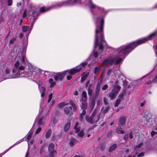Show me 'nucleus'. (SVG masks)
Returning <instances> with one entry per match:
<instances>
[{
	"instance_id": "f257e3e1",
	"label": "nucleus",
	"mask_w": 157,
	"mask_h": 157,
	"mask_svg": "<svg viewBox=\"0 0 157 157\" xmlns=\"http://www.w3.org/2000/svg\"><path fill=\"white\" fill-rule=\"evenodd\" d=\"M16 52L17 54V57H21L22 63L20 64L19 61L17 60L14 64V67L12 70V74L6 77V79L16 78L25 76V74L27 76H31L33 75H36L38 72H44V74L45 76L49 75L50 72L47 71H43L36 67H34L31 64L26 62L27 59L25 54L22 53L21 49L19 47H15Z\"/></svg>"
},
{
	"instance_id": "f03ea898",
	"label": "nucleus",
	"mask_w": 157,
	"mask_h": 157,
	"mask_svg": "<svg viewBox=\"0 0 157 157\" xmlns=\"http://www.w3.org/2000/svg\"><path fill=\"white\" fill-rule=\"evenodd\" d=\"M156 34V32H155L147 37L133 42L126 46H121L117 50L118 53L116 57H110L105 59L103 62L102 64L107 66L111 65L113 63L115 64L119 63L126 55H128L137 46L151 39L155 36Z\"/></svg>"
},
{
	"instance_id": "7ed1b4c3",
	"label": "nucleus",
	"mask_w": 157,
	"mask_h": 157,
	"mask_svg": "<svg viewBox=\"0 0 157 157\" xmlns=\"http://www.w3.org/2000/svg\"><path fill=\"white\" fill-rule=\"evenodd\" d=\"M104 25V20L103 19H102L100 27L98 25L96 26L94 45V49L97 46H98L99 49L102 51L103 49V45L106 44V42L104 40L103 33Z\"/></svg>"
},
{
	"instance_id": "20e7f679",
	"label": "nucleus",
	"mask_w": 157,
	"mask_h": 157,
	"mask_svg": "<svg viewBox=\"0 0 157 157\" xmlns=\"http://www.w3.org/2000/svg\"><path fill=\"white\" fill-rule=\"evenodd\" d=\"M82 0H67L66 1L56 3L49 8H46L45 7H42L40 9V12H43L47 11L52 8H57L67 5H73L78 3H82Z\"/></svg>"
},
{
	"instance_id": "39448f33",
	"label": "nucleus",
	"mask_w": 157,
	"mask_h": 157,
	"mask_svg": "<svg viewBox=\"0 0 157 157\" xmlns=\"http://www.w3.org/2000/svg\"><path fill=\"white\" fill-rule=\"evenodd\" d=\"M87 64V63L83 62L81 64L76 67H74L70 70L65 71V72H68L69 74L70 75H73L75 73L78 72L82 69V67H83Z\"/></svg>"
},
{
	"instance_id": "423d86ee",
	"label": "nucleus",
	"mask_w": 157,
	"mask_h": 157,
	"mask_svg": "<svg viewBox=\"0 0 157 157\" xmlns=\"http://www.w3.org/2000/svg\"><path fill=\"white\" fill-rule=\"evenodd\" d=\"M96 112L97 110L95 109L93 112L92 116L90 117L86 115V118L87 121L91 124L97 122L98 119V116H95Z\"/></svg>"
},
{
	"instance_id": "0eeeda50",
	"label": "nucleus",
	"mask_w": 157,
	"mask_h": 157,
	"mask_svg": "<svg viewBox=\"0 0 157 157\" xmlns=\"http://www.w3.org/2000/svg\"><path fill=\"white\" fill-rule=\"evenodd\" d=\"M69 103L73 108V110L75 111L76 110V107L75 103L71 100L68 101H67L64 102L59 103L57 105V107L59 108L65 106L67 105Z\"/></svg>"
},
{
	"instance_id": "6e6552de",
	"label": "nucleus",
	"mask_w": 157,
	"mask_h": 157,
	"mask_svg": "<svg viewBox=\"0 0 157 157\" xmlns=\"http://www.w3.org/2000/svg\"><path fill=\"white\" fill-rule=\"evenodd\" d=\"M39 15V14L38 13L35 11H33V13L31 14V15L33 17V18L31 19V20H32V22L30 28H29V34L30 33L33 28L34 24L36 19H37V17Z\"/></svg>"
},
{
	"instance_id": "1a4fd4ad",
	"label": "nucleus",
	"mask_w": 157,
	"mask_h": 157,
	"mask_svg": "<svg viewBox=\"0 0 157 157\" xmlns=\"http://www.w3.org/2000/svg\"><path fill=\"white\" fill-rule=\"evenodd\" d=\"M86 2L85 4L88 6L90 8H92L93 9H95L97 10H99L102 9L101 8L93 4L92 2V0H86Z\"/></svg>"
},
{
	"instance_id": "9d476101",
	"label": "nucleus",
	"mask_w": 157,
	"mask_h": 157,
	"mask_svg": "<svg viewBox=\"0 0 157 157\" xmlns=\"http://www.w3.org/2000/svg\"><path fill=\"white\" fill-rule=\"evenodd\" d=\"M33 130V127L31 129L28 133L27 135V137H26L25 138V140L26 141L28 142V147H29V145H32L33 143V141L32 140H31L30 142H29V140L32 137Z\"/></svg>"
},
{
	"instance_id": "9b49d317",
	"label": "nucleus",
	"mask_w": 157,
	"mask_h": 157,
	"mask_svg": "<svg viewBox=\"0 0 157 157\" xmlns=\"http://www.w3.org/2000/svg\"><path fill=\"white\" fill-rule=\"evenodd\" d=\"M102 83V81L98 82L97 84L95 91L94 97L95 98L98 97L99 94V92L101 88V85Z\"/></svg>"
},
{
	"instance_id": "f8f14e48",
	"label": "nucleus",
	"mask_w": 157,
	"mask_h": 157,
	"mask_svg": "<svg viewBox=\"0 0 157 157\" xmlns=\"http://www.w3.org/2000/svg\"><path fill=\"white\" fill-rule=\"evenodd\" d=\"M64 76V73H59L57 74L54 77V79L56 81H62Z\"/></svg>"
},
{
	"instance_id": "ddd939ff",
	"label": "nucleus",
	"mask_w": 157,
	"mask_h": 157,
	"mask_svg": "<svg viewBox=\"0 0 157 157\" xmlns=\"http://www.w3.org/2000/svg\"><path fill=\"white\" fill-rule=\"evenodd\" d=\"M117 82L116 83L114 84L112 89V91L113 92H114L118 94L121 89V87L117 85Z\"/></svg>"
},
{
	"instance_id": "4468645a",
	"label": "nucleus",
	"mask_w": 157,
	"mask_h": 157,
	"mask_svg": "<svg viewBox=\"0 0 157 157\" xmlns=\"http://www.w3.org/2000/svg\"><path fill=\"white\" fill-rule=\"evenodd\" d=\"M23 141V140L22 139L21 140L19 141H18L15 144H14L13 145L11 146L9 148H8L7 150H6L4 151V152L2 153H1L0 154V157H1L4 154H5L8 151H9L10 149H11L14 146L16 145L19 143H20L21 142Z\"/></svg>"
},
{
	"instance_id": "2eb2a0df",
	"label": "nucleus",
	"mask_w": 157,
	"mask_h": 157,
	"mask_svg": "<svg viewBox=\"0 0 157 157\" xmlns=\"http://www.w3.org/2000/svg\"><path fill=\"white\" fill-rule=\"evenodd\" d=\"M126 117L125 116H122L120 117L119 119V124L122 125L125 124Z\"/></svg>"
},
{
	"instance_id": "dca6fc26",
	"label": "nucleus",
	"mask_w": 157,
	"mask_h": 157,
	"mask_svg": "<svg viewBox=\"0 0 157 157\" xmlns=\"http://www.w3.org/2000/svg\"><path fill=\"white\" fill-rule=\"evenodd\" d=\"M117 94V93L113 92L112 90V91L109 94V97L110 98L111 100H113L115 99Z\"/></svg>"
},
{
	"instance_id": "f3484780",
	"label": "nucleus",
	"mask_w": 157,
	"mask_h": 157,
	"mask_svg": "<svg viewBox=\"0 0 157 157\" xmlns=\"http://www.w3.org/2000/svg\"><path fill=\"white\" fill-rule=\"evenodd\" d=\"M87 99L86 93V91H83L82 92V101L84 102H85L86 101Z\"/></svg>"
},
{
	"instance_id": "a211bd4d",
	"label": "nucleus",
	"mask_w": 157,
	"mask_h": 157,
	"mask_svg": "<svg viewBox=\"0 0 157 157\" xmlns=\"http://www.w3.org/2000/svg\"><path fill=\"white\" fill-rule=\"evenodd\" d=\"M89 75V73L88 72L86 73H84L83 74L81 80V83L82 82L84 81V80Z\"/></svg>"
},
{
	"instance_id": "6ab92c4d",
	"label": "nucleus",
	"mask_w": 157,
	"mask_h": 157,
	"mask_svg": "<svg viewBox=\"0 0 157 157\" xmlns=\"http://www.w3.org/2000/svg\"><path fill=\"white\" fill-rule=\"evenodd\" d=\"M78 141L73 138H72L71 139V141L70 143V145L71 147H72L74 145L76 144Z\"/></svg>"
},
{
	"instance_id": "aec40b11",
	"label": "nucleus",
	"mask_w": 157,
	"mask_h": 157,
	"mask_svg": "<svg viewBox=\"0 0 157 157\" xmlns=\"http://www.w3.org/2000/svg\"><path fill=\"white\" fill-rule=\"evenodd\" d=\"M116 132L118 134H124V131H123L122 128L120 127H119L116 129Z\"/></svg>"
},
{
	"instance_id": "412c9836",
	"label": "nucleus",
	"mask_w": 157,
	"mask_h": 157,
	"mask_svg": "<svg viewBox=\"0 0 157 157\" xmlns=\"http://www.w3.org/2000/svg\"><path fill=\"white\" fill-rule=\"evenodd\" d=\"M71 126V123L70 122H68L65 124L64 128V130L65 132H67L70 128Z\"/></svg>"
},
{
	"instance_id": "4be33fe9",
	"label": "nucleus",
	"mask_w": 157,
	"mask_h": 157,
	"mask_svg": "<svg viewBox=\"0 0 157 157\" xmlns=\"http://www.w3.org/2000/svg\"><path fill=\"white\" fill-rule=\"evenodd\" d=\"M29 27L28 26H23L22 29V31L23 32H25L27 31H28L29 32ZM29 34V33L28 35V36Z\"/></svg>"
},
{
	"instance_id": "5701e85b",
	"label": "nucleus",
	"mask_w": 157,
	"mask_h": 157,
	"mask_svg": "<svg viewBox=\"0 0 157 157\" xmlns=\"http://www.w3.org/2000/svg\"><path fill=\"white\" fill-rule=\"evenodd\" d=\"M50 157H54L56 155L57 152L56 150L49 151Z\"/></svg>"
},
{
	"instance_id": "b1692460",
	"label": "nucleus",
	"mask_w": 157,
	"mask_h": 157,
	"mask_svg": "<svg viewBox=\"0 0 157 157\" xmlns=\"http://www.w3.org/2000/svg\"><path fill=\"white\" fill-rule=\"evenodd\" d=\"M72 109V107L70 106L69 108L68 107H65L64 109V113L66 114H68L69 113L70 111V109Z\"/></svg>"
},
{
	"instance_id": "393cba45",
	"label": "nucleus",
	"mask_w": 157,
	"mask_h": 157,
	"mask_svg": "<svg viewBox=\"0 0 157 157\" xmlns=\"http://www.w3.org/2000/svg\"><path fill=\"white\" fill-rule=\"evenodd\" d=\"M45 119L44 117H41V118L39 119L38 121V124L40 125H41L43 124L45 121Z\"/></svg>"
},
{
	"instance_id": "a878e982",
	"label": "nucleus",
	"mask_w": 157,
	"mask_h": 157,
	"mask_svg": "<svg viewBox=\"0 0 157 157\" xmlns=\"http://www.w3.org/2000/svg\"><path fill=\"white\" fill-rule=\"evenodd\" d=\"M78 124V122L75 123V126H74V128L75 130V132L77 133L78 132L80 131V128H79L77 127Z\"/></svg>"
},
{
	"instance_id": "bb28decb",
	"label": "nucleus",
	"mask_w": 157,
	"mask_h": 157,
	"mask_svg": "<svg viewBox=\"0 0 157 157\" xmlns=\"http://www.w3.org/2000/svg\"><path fill=\"white\" fill-rule=\"evenodd\" d=\"M142 145V143H140L138 145L136 146L134 149V153H135L136 154H137L138 152H136V149L140 148Z\"/></svg>"
},
{
	"instance_id": "cd10ccee",
	"label": "nucleus",
	"mask_w": 157,
	"mask_h": 157,
	"mask_svg": "<svg viewBox=\"0 0 157 157\" xmlns=\"http://www.w3.org/2000/svg\"><path fill=\"white\" fill-rule=\"evenodd\" d=\"M54 145L53 144H49L48 147V151H54Z\"/></svg>"
},
{
	"instance_id": "c85d7f7f",
	"label": "nucleus",
	"mask_w": 157,
	"mask_h": 157,
	"mask_svg": "<svg viewBox=\"0 0 157 157\" xmlns=\"http://www.w3.org/2000/svg\"><path fill=\"white\" fill-rule=\"evenodd\" d=\"M53 79L52 78H51L49 80V82L50 83V87H52L55 86L56 84V83L55 82H53Z\"/></svg>"
},
{
	"instance_id": "c756f323",
	"label": "nucleus",
	"mask_w": 157,
	"mask_h": 157,
	"mask_svg": "<svg viewBox=\"0 0 157 157\" xmlns=\"http://www.w3.org/2000/svg\"><path fill=\"white\" fill-rule=\"evenodd\" d=\"M46 146L45 145L42 146L40 150V153L41 154L44 153L45 151Z\"/></svg>"
},
{
	"instance_id": "7c9ffc66",
	"label": "nucleus",
	"mask_w": 157,
	"mask_h": 157,
	"mask_svg": "<svg viewBox=\"0 0 157 157\" xmlns=\"http://www.w3.org/2000/svg\"><path fill=\"white\" fill-rule=\"evenodd\" d=\"M86 113V111L84 110H83L82 113L80 114L79 119L81 121H82L83 119V116L85 115Z\"/></svg>"
},
{
	"instance_id": "2f4dec72",
	"label": "nucleus",
	"mask_w": 157,
	"mask_h": 157,
	"mask_svg": "<svg viewBox=\"0 0 157 157\" xmlns=\"http://www.w3.org/2000/svg\"><path fill=\"white\" fill-rule=\"evenodd\" d=\"M117 147V145L116 144H114L112 145L110 148L109 149V151L111 152L114 149Z\"/></svg>"
},
{
	"instance_id": "473e14b6",
	"label": "nucleus",
	"mask_w": 157,
	"mask_h": 157,
	"mask_svg": "<svg viewBox=\"0 0 157 157\" xmlns=\"http://www.w3.org/2000/svg\"><path fill=\"white\" fill-rule=\"evenodd\" d=\"M39 89L40 90V92H44L46 89L45 88L41 86H39Z\"/></svg>"
},
{
	"instance_id": "72a5a7b5",
	"label": "nucleus",
	"mask_w": 157,
	"mask_h": 157,
	"mask_svg": "<svg viewBox=\"0 0 157 157\" xmlns=\"http://www.w3.org/2000/svg\"><path fill=\"white\" fill-rule=\"evenodd\" d=\"M11 68L9 67H7L6 68L5 70V72L6 74L8 75L10 74L11 71Z\"/></svg>"
},
{
	"instance_id": "f704fd0d",
	"label": "nucleus",
	"mask_w": 157,
	"mask_h": 157,
	"mask_svg": "<svg viewBox=\"0 0 157 157\" xmlns=\"http://www.w3.org/2000/svg\"><path fill=\"white\" fill-rule=\"evenodd\" d=\"M51 130H48L46 132L45 135V137L46 138H48L50 135H51Z\"/></svg>"
},
{
	"instance_id": "c9c22d12",
	"label": "nucleus",
	"mask_w": 157,
	"mask_h": 157,
	"mask_svg": "<svg viewBox=\"0 0 157 157\" xmlns=\"http://www.w3.org/2000/svg\"><path fill=\"white\" fill-rule=\"evenodd\" d=\"M101 69V68L99 67H96L94 70V73L95 74H97Z\"/></svg>"
},
{
	"instance_id": "e433bc0d",
	"label": "nucleus",
	"mask_w": 157,
	"mask_h": 157,
	"mask_svg": "<svg viewBox=\"0 0 157 157\" xmlns=\"http://www.w3.org/2000/svg\"><path fill=\"white\" fill-rule=\"evenodd\" d=\"M121 101V100L120 99H118L116 100L115 103V106L117 107L120 104Z\"/></svg>"
},
{
	"instance_id": "4c0bfd02",
	"label": "nucleus",
	"mask_w": 157,
	"mask_h": 157,
	"mask_svg": "<svg viewBox=\"0 0 157 157\" xmlns=\"http://www.w3.org/2000/svg\"><path fill=\"white\" fill-rule=\"evenodd\" d=\"M84 135V133L83 131H81L78 133V136L80 137H82Z\"/></svg>"
},
{
	"instance_id": "58836bf2",
	"label": "nucleus",
	"mask_w": 157,
	"mask_h": 157,
	"mask_svg": "<svg viewBox=\"0 0 157 157\" xmlns=\"http://www.w3.org/2000/svg\"><path fill=\"white\" fill-rule=\"evenodd\" d=\"M88 91V94L90 96L93 93V90L92 89H90V87H89Z\"/></svg>"
},
{
	"instance_id": "ea45409f",
	"label": "nucleus",
	"mask_w": 157,
	"mask_h": 157,
	"mask_svg": "<svg viewBox=\"0 0 157 157\" xmlns=\"http://www.w3.org/2000/svg\"><path fill=\"white\" fill-rule=\"evenodd\" d=\"M8 5V6H11L12 4V0H8L7 1Z\"/></svg>"
},
{
	"instance_id": "a19ab883",
	"label": "nucleus",
	"mask_w": 157,
	"mask_h": 157,
	"mask_svg": "<svg viewBox=\"0 0 157 157\" xmlns=\"http://www.w3.org/2000/svg\"><path fill=\"white\" fill-rule=\"evenodd\" d=\"M113 131L111 130L109 131L107 133V136L108 137L111 136L112 134Z\"/></svg>"
},
{
	"instance_id": "79ce46f5",
	"label": "nucleus",
	"mask_w": 157,
	"mask_h": 157,
	"mask_svg": "<svg viewBox=\"0 0 157 157\" xmlns=\"http://www.w3.org/2000/svg\"><path fill=\"white\" fill-rule=\"evenodd\" d=\"M16 38H13L10 40L9 41V43L11 44H13L14 41L16 40Z\"/></svg>"
},
{
	"instance_id": "37998d69",
	"label": "nucleus",
	"mask_w": 157,
	"mask_h": 157,
	"mask_svg": "<svg viewBox=\"0 0 157 157\" xmlns=\"http://www.w3.org/2000/svg\"><path fill=\"white\" fill-rule=\"evenodd\" d=\"M41 128H38L36 130V131L35 132V134H37L39 133L41 131Z\"/></svg>"
},
{
	"instance_id": "c03bdc74",
	"label": "nucleus",
	"mask_w": 157,
	"mask_h": 157,
	"mask_svg": "<svg viewBox=\"0 0 157 157\" xmlns=\"http://www.w3.org/2000/svg\"><path fill=\"white\" fill-rule=\"evenodd\" d=\"M52 93H51L49 95V98L48 100V102H49L52 100Z\"/></svg>"
},
{
	"instance_id": "a18cd8bd",
	"label": "nucleus",
	"mask_w": 157,
	"mask_h": 157,
	"mask_svg": "<svg viewBox=\"0 0 157 157\" xmlns=\"http://www.w3.org/2000/svg\"><path fill=\"white\" fill-rule=\"evenodd\" d=\"M86 103L84 102L82 103L81 107L82 109L85 108H86Z\"/></svg>"
},
{
	"instance_id": "49530a36",
	"label": "nucleus",
	"mask_w": 157,
	"mask_h": 157,
	"mask_svg": "<svg viewBox=\"0 0 157 157\" xmlns=\"http://www.w3.org/2000/svg\"><path fill=\"white\" fill-rule=\"evenodd\" d=\"M109 106H107L105 108V109H104V110L103 111V113H105L107 112L108 110L109 109Z\"/></svg>"
},
{
	"instance_id": "de8ad7c7",
	"label": "nucleus",
	"mask_w": 157,
	"mask_h": 157,
	"mask_svg": "<svg viewBox=\"0 0 157 157\" xmlns=\"http://www.w3.org/2000/svg\"><path fill=\"white\" fill-rule=\"evenodd\" d=\"M107 101H108V100L107 98H105V97L104 98V102L105 104V105H107L108 103Z\"/></svg>"
},
{
	"instance_id": "09e8293b",
	"label": "nucleus",
	"mask_w": 157,
	"mask_h": 157,
	"mask_svg": "<svg viewBox=\"0 0 157 157\" xmlns=\"http://www.w3.org/2000/svg\"><path fill=\"white\" fill-rule=\"evenodd\" d=\"M108 87L107 85H105L102 87V89L103 90H106Z\"/></svg>"
},
{
	"instance_id": "8fccbe9b",
	"label": "nucleus",
	"mask_w": 157,
	"mask_h": 157,
	"mask_svg": "<svg viewBox=\"0 0 157 157\" xmlns=\"http://www.w3.org/2000/svg\"><path fill=\"white\" fill-rule=\"evenodd\" d=\"M26 12H27V10H25L23 13V17L24 18L26 16Z\"/></svg>"
},
{
	"instance_id": "3c124183",
	"label": "nucleus",
	"mask_w": 157,
	"mask_h": 157,
	"mask_svg": "<svg viewBox=\"0 0 157 157\" xmlns=\"http://www.w3.org/2000/svg\"><path fill=\"white\" fill-rule=\"evenodd\" d=\"M157 134V132H155L154 131H152L151 132V136H153L155 135L156 134Z\"/></svg>"
},
{
	"instance_id": "603ef678",
	"label": "nucleus",
	"mask_w": 157,
	"mask_h": 157,
	"mask_svg": "<svg viewBox=\"0 0 157 157\" xmlns=\"http://www.w3.org/2000/svg\"><path fill=\"white\" fill-rule=\"evenodd\" d=\"M94 56L95 58L97 57L98 56V52H94Z\"/></svg>"
},
{
	"instance_id": "864d4df0",
	"label": "nucleus",
	"mask_w": 157,
	"mask_h": 157,
	"mask_svg": "<svg viewBox=\"0 0 157 157\" xmlns=\"http://www.w3.org/2000/svg\"><path fill=\"white\" fill-rule=\"evenodd\" d=\"M153 82L154 83H157V75L156 77L153 79Z\"/></svg>"
},
{
	"instance_id": "5fc2aeb1",
	"label": "nucleus",
	"mask_w": 157,
	"mask_h": 157,
	"mask_svg": "<svg viewBox=\"0 0 157 157\" xmlns=\"http://www.w3.org/2000/svg\"><path fill=\"white\" fill-rule=\"evenodd\" d=\"M152 82H153V80H152V81L150 80V81H148V82H145V84H146L149 85V84H151Z\"/></svg>"
},
{
	"instance_id": "6e6d98bb",
	"label": "nucleus",
	"mask_w": 157,
	"mask_h": 157,
	"mask_svg": "<svg viewBox=\"0 0 157 157\" xmlns=\"http://www.w3.org/2000/svg\"><path fill=\"white\" fill-rule=\"evenodd\" d=\"M95 105V101L94 100H93L91 102V106H92L93 107Z\"/></svg>"
},
{
	"instance_id": "4d7b16f0",
	"label": "nucleus",
	"mask_w": 157,
	"mask_h": 157,
	"mask_svg": "<svg viewBox=\"0 0 157 157\" xmlns=\"http://www.w3.org/2000/svg\"><path fill=\"white\" fill-rule=\"evenodd\" d=\"M146 104V102L145 101H144L143 102L141 103L140 104V106L141 107H143V106Z\"/></svg>"
},
{
	"instance_id": "13d9d810",
	"label": "nucleus",
	"mask_w": 157,
	"mask_h": 157,
	"mask_svg": "<svg viewBox=\"0 0 157 157\" xmlns=\"http://www.w3.org/2000/svg\"><path fill=\"white\" fill-rule=\"evenodd\" d=\"M144 152L141 153L138 155V156L139 157H140L141 156H143L144 155Z\"/></svg>"
},
{
	"instance_id": "bf43d9fd",
	"label": "nucleus",
	"mask_w": 157,
	"mask_h": 157,
	"mask_svg": "<svg viewBox=\"0 0 157 157\" xmlns=\"http://www.w3.org/2000/svg\"><path fill=\"white\" fill-rule=\"evenodd\" d=\"M72 76L71 75H68L67 76V79L68 80H70L72 78Z\"/></svg>"
},
{
	"instance_id": "052dcab7",
	"label": "nucleus",
	"mask_w": 157,
	"mask_h": 157,
	"mask_svg": "<svg viewBox=\"0 0 157 157\" xmlns=\"http://www.w3.org/2000/svg\"><path fill=\"white\" fill-rule=\"evenodd\" d=\"M90 80H88V81H87V82H86V84H85V86L86 87H87V86H88V84L90 83Z\"/></svg>"
},
{
	"instance_id": "680f3d73",
	"label": "nucleus",
	"mask_w": 157,
	"mask_h": 157,
	"mask_svg": "<svg viewBox=\"0 0 157 157\" xmlns=\"http://www.w3.org/2000/svg\"><path fill=\"white\" fill-rule=\"evenodd\" d=\"M128 135H125V136L124 137V138L125 140H127L128 139Z\"/></svg>"
},
{
	"instance_id": "e2e57ef3",
	"label": "nucleus",
	"mask_w": 157,
	"mask_h": 157,
	"mask_svg": "<svg viewBox=\"0 0 157 157\" xmlns=\"http://www.w3.org/2000/svg\"><path fill=\"white\" fill-rule=\"evenodd\" d=\"M21 2H18L17 3V7H18L20 6H21Z\"/></svg>"
},
{
	"instance_id": "0e129e2a",
	"label": "nucleus",
	"mask_w": 157,
	"mask_h": 157,
	"mask_svg": "<svg viewBox=\"0 0 157 157\" xmlns=\"http://www.w3.org/2000/svg\"><path fill=\"white\" fill-rule=\"evenodd\" d=\"M132 137H133V136H132V132H131L129 134V138L130 139H131V138H132Z\"/></svg>"
},
{
	"instance_id": "69168bd1",
	"label": "nucleus",
	"mask_w": 157,
	"mask_h": 157,
	"mask_svg": "<svg viewBox=\"0 0 157 157\" xmlns=\"http://www.w3.org/2000/svg\"><path fill=\"white\" fill-rule=\"evenodd\" d=\"M74 94L75 95H77L78 94V92L77 90H75L74 93Z\"/></svg>"
},
{
	"instance_id": "338daca9",
	"label": "nucleus",
	"mask_w": 157,
	"mask_h": 157,
	"mask_svg": "<svg viewBox=\"0 0 157 157\" xmlns=\"http://www.w3.org/2000/svg\"><path fill=\"white\" fill-rule=\"evenodd\" d=\"M3 21V17L1 16L0 17V23L2 22Z\"/></svg>"
},
{
	"instance_id": "774afa93",
	"label": "nucleus",
	"mask_w": 157,
	"mask_h": 157,
	"mask_svg": "<svg viewBox=\"0 0 157 157\" xmlns=\"http://www.w3.org/2000/svg\"><path fill=\"white\" fill-rule=\"evenodd\" d=\"M148 75H149V74H147V75H144V76L143 77L141 78V79H144V78H147V77L148 76Z\"/></svg>"
}]
</instances>
